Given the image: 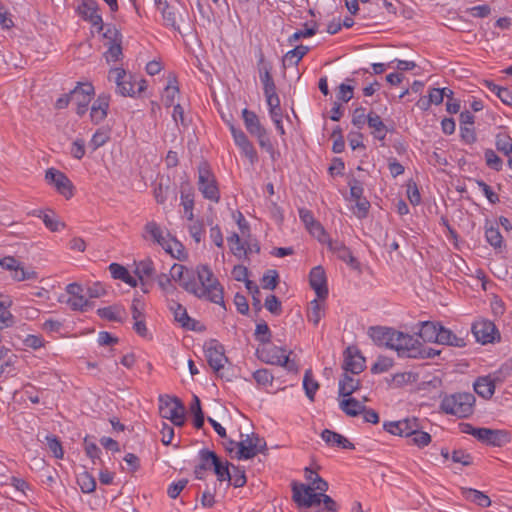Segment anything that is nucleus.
Wrapping results in <instances>:
<instances>
[{
  "instance_id": "obj_1",
  "label": "nucleus",
  "mask_w": 512,
  "mask_h": 512,
  "mask_svg": "<svg viewBox=\"0 0 512 512\" xmlns=\"http://www.w3.org/2000/svg\"><path fill=\"white\" fill-rule=\"evenodd\" d=\"M368 333L376 345L395 350L399 357L422 355L421 342L412 335L387 327H371Z\"/></svg>"
},
{
  "instance_id": "obj_2",
  "label": "nucleus",
  "mask_w": 512,
  "mask_h": 512,
  "mask_svg": "<svg viewBox=\"0 0 512 512\" xmlns=\"http://www.w3.org/2000/svg\"><path fill=\"white\" fill-rule=\"evenodd\" d=\"M184 290L199 299L224 303L223 287L208 265L196 267L191 283H184Z\"/></svg>"
},
{
  "instance_id": "obj_3",
  "label": "nucleus",
  "mask_w": 512,
  "mask_h": 512,
  "mask_svg": "<svg viewBox=\"0 0 512 512\" xmlns=\"http://www.w3.org/2000/svg\"><path fill=\"white\" fill-rule=\"evenodd\" d=\"M443 412L458 418H467L474 412L475 396L469 392L446 395L440 405Z\"/></svg>"
},
{
  "instance_id": "obj_4",
  "label": "nucleus",
  "mask_w": 512,
  "mask_h": 512,
  "mask_svg": "<svg viewBox=\"0 0 512 512\" xmlns=\"http://www.w3.org/2000/svg\"><path fill=\"white\" fill-rule=\"evenodd\" d=\"M132 78L133 77L128 75L122 68H113L108 74V80L116 85V92L124 97H133L136 93H140L145 89V81L141 80L138 83V89L136 91Z\"/></svg>"
},
{
  "instance_id": "obj_5",
  "label": "nucleus",
  "mask_w": 512,
  "mask_h": 512,
  "mask_svg": "<svg viewBox=\"0 0 512 512\" xmlns=\"http://www.w3.org/2000/svg\"><path fill=\"white\" fill-rule=\"evenodd\" d=\"M159 411L162 418L170 420L175 426L184 425L185 408L177 397L160 396Z\"/></svg>"
},
{
  "instance_id": "obj_6",
  "label": "nucleus",
  "mask_w": 512,
  "mask_h": 512,
  "mask_svg": "<svg viewBox=\"0 0 512 512\" xmlns=\"http://www.w3.org/2000/svg\"><path fill=\"white\" fill-rule=\"evenodd\" d=\"M198 189L205 199L216 203L219 201L220 191L216 178L206 163L198 167Z\"/></svg>"
},
{
  "instance_id": "obj_7",
  "label": "nucleus",
  "mask_w": 512,
  "mask_h": 512,
  "mask_svg": "<svg viewBox=\"0 0 512 512\" xmlns=\"http://www.w3.org/2000/svg\"><path fill=\"white\" fill-rule=\"evenodd\" d=\"M237 445L236 458L239 460H248L263 452L266 448V442L257 434L246 435L245 439L239 442H231Z\"/></svg>"
},
{
  "instance_id": "obj_8",
  "label": "nucleus",
  "mask_w": 512,
  "mask_h": 512,
  "mask_svg": "<svg viewBox=\"0 0 512 512\" xmlns=\"http://www.w3.org/2000/svg\"><path fill=\"white\" fill-rule=\"evenodd\" d=\"M324 492L314 491L303 483H292V499L298 507L310 508L322 502Z\"/></svg>"
},
{
  "instance_id": "obj_9",
  "label": "nucleus",
  "mask_w": 512,
  "mask_h": 512,
  "mask_svg": "<svg viewBox=\"0 0 512 512\" xmlns=\"http://www.w3.org/2000/svg\"><path fill=\"white\" fill-rule=\"evenodd\" d=\"M260 358L268 364L285 367L289 371L295 370L296 365L290 361L287 350L277 346H270L262 349Z\"/></svg>"
},
{
  "instance_id": "obj_10",
  "label": "nucleus",
  "mask_w": 512,
  "mask_h": 512,
  "mask_svg": "<svg viewBox=\"0 0 512 512\" xmlns=\"http://www.w3.org/2000/svg\"><path fill=\"white\" fill-rule=\"evenodd\" d=\"M45 180L48 184L54 186L57 192L66 199H70L74 195V186L63 172L49 168L46 171Z\"/></svg>"
},
{
  "instance_id": "obj_11",
  "label": "nucleus",
  "mask_w": 512,
  "mask_h": 512,
  "mask_svg": "<svg viewBox=\"0 0 512 512\" xmlns=\"http://www.w3.org/2000/svg\"><path fill=\"white\" fill-rule=\"evenodd\" d=\"M469 428L470 430H466V432L470 433L476 439L485 444L500 447L509 441L507 433L502 430H493L489 428Z\"/></svg>"
},
{
  "instance_id": "obj_12",
  "label": "nucleus",
  "mask_w": 512,
  "mask_h": 512,
  "mask_svg": "<svg viewBox=\"0 0 512 512\" xmlns=\"http://www.w3.org/2000/svg\"><path fill=\"white\" fill-rule=\"evenodd\" d=\"M93 96L94 87L91 83H80L70 92L71 101L77 105L76 112L79 116L86 113Z\"/></svg>"
},
{
  "instance_id": "obj_13",
  "label": "nucleus",
  "mask_w": 512,
  "mask_h": 512,
  "mask_svg": "<svg viewBox=\"0 0 512 512\" xmlns=\"http://www.w3.org/2000/svg\"><path fill=\"white\" fill-rule=\"evenodd\" d=\"M230 131L235 145L240 149L242 156L248 159L251 165L258 162V153L252 142L248 139L247 135L233 125L230 126Z\"/></svg>"
},
{
  "instance_id": "obj_14",
  "label": "nucleus",
  "mask_w": 512,
  "mask_h": 512,
  "mask_svg": "<svg viewBox=\"0 0 512 512\" xmlns=\"http://www.w3.org/2000/svg\"><path fill=\"white\" fill-rule=\"evenodd\" d=\"M383 428L386 432L400 436L410 437L416 429L420 428V424L417 418H405L399 421L384 422Z\"/></svg>"
},
{
  "instance_id": "obj_15",
  "label": "nucleus",
  "mask_w": 512,
  "mask_h": 512,
  "mask_svg": "<svg viewBox=\"0 0 512 512\" xmlns=\"http://www.w3.org/2000/svg\"><path fill=\"white\" fill-rule=\"evenodd\" d=\"M77 12L85 21L90 22L99 30L102 29L103 20L96 0H82L77 8Z\"/></svg>"
},
{
  "instance_id": "obj_16",
  "label": "nucleus",
  "mask_w": 512,
  "mask_h": 512,
  "mask_svg": "<svg viewBox=\"0 0 512 512\" xmlns=\"http://www.w3.org/2000/svg\"><path fill=\"white\" fill-rule=\"evenodd\" d=\"M205 356L209 366L216 372L224 368L228 361L223 346L215 340L205 346Z\"/></svg>"
},
{
  "instance_id": "obj_17",
  "label": "nucleus",
  "mask_w": 512,
  "mask_h": 512,
  "mask_svg": "<svg viewBox=\"0 0 512 512\" xmlns=\"http://www.w3.org/2000/svg\"><path fill=\"white\" fill-rule=\"evenodd\" d=\"M106 42L104 45L107 47L104 57L108 63L117 62L122 57L121 37L116 29H109L105 34Z\"/></svg>"
},
{
  "instance_id": "obj_18",
  "label": "nucleus",
  "mask_w": 512,
  "mask_h": 512,
  "mask_svg": "<svg viewBox=\"0 0 512 512\" xmlns=\"http://www.w3.org/2000/svg\"><path fill=\"white\" fill-rule=\"evenodd\" d=\"M365 368V358L355 347H348L344 352L343 369L352 374H359Z\"/></svg>"
},
{
  "instance_id": "obj_19",
  "label": "nucleus",
  "mask_w": 512,
  "mask_h": 512,
  "mask_svg": "<svg viewBox=\"0 0 512 512\" xmlns=\"http://www.w3.org/2000/svg\"><path fill=\"white\" fill-rule=\"evenodd\" d=\"M309 283L319 299L325 300L327 298V279L322 266H316L312 268L309 275Z\"/></svg>"
},
{
  "instance_id": "obj_20",
  "label": "nucleus",
  "mask_w": 512,
  "mask_h": 512,
  "mask_svg": "<svg viewBox=\"0 0 512 512\" xmlns=\"http://www.w3.org/2000/svg\"><path fill=\"white\" fill-rule=\"evenodd\" d=\"M69 298L65 300L72 310L84 311L88 306V300L83 295V288L78 283H70L66 286Z\"/></svg>"
},
{
  "instance_id": "obj_21",
  "label": "nucleus",
  "mask_w": 512,
  "mask_h": 512,
  "mask_svg": "<svg viewBox=\"0 0 512 512\" xmlns=\"http://www.w3.org/2000/svg\"><path fill=\"white\" fill-rule=\"evenodd\" d=\"M472 332L478 342L487 344L493 342L497 330L492 322L487 320H480L472 325Z\"/></svg>"
},
{
  "instance_id": "obj_22",
  "label": "nucleus",
  "mask_w": 512,
  "mask_h": 512,
  "mask_svg": "<svg viewBox=\"0 0 512 512\" xmlns=\"http://www.w3.org/2000/svg\"><path fill=\"white\" fill-rule=\"evenodd\" d=\"M299 217L311 235L319 241H325L326 235L322 225L315 220L312 212L308 209H299Z\"/></svg>"
},
{
  "instance_id": "obj_23",
  "label": "nucleus",
  "mask_w": 512,
  "mask_h": 512,
  "mask_svg": "<svg viewBox=\"0 0 512 512\" xmlns=\"http://www.w3.org/2000/svg\"><path fill=\"white\" fill-rule=\"evenodd\" d=\"M168 308L172 312L174 316V320L180 324L181 327L193 330L195 323L194 320H192L188 313L186 308L175 301L174 299H168Z\"/></svg>"
},
{
  "instance_id": "obj_24",
  "label": "nucleus",
  "mask_w": 512,
  "mask_h": 512,
  "mask_svg": "<svg viewBox=\"0 0 512 512\" xmlns=\"http://www.w3.org/2000/svg\"><path fill=\"white\" fill-rule=\"evenodd\" d=\"M110 96L108 94H100L91 107L90 117L94 123L103 121L107 116L109 108Z\"/></svg>"
},
{
  "instance_id": "obj_25",
  "label": "nucleus",
  "mask_w": 512,
  "mask_h": 512,
  "mask_svg": "<svg viewBox=\"0 0 512 512\" xmlns=\"http://www.w3.org/2000/svg\"><path fill=\"white\" fill-rule=\"evenodd\" d=\"M474 390L479 396L489 399L495 392V377L491 375L479 377L474 383Z\"/></svg>"
},
{
  "instance_id": "obj_26",
  "label": "nucleus",
  "mask_w": 512,
  "mask_h": 512,
  "mask_svg": "<svg viewBox=\"0 0 512 512\" xmlns=\"http://www.w3.org/2000/svg\"><path fill=\"white\" fill-rule=\"evenodd\" d=\"M258 70L264 92L276 89L274 80L271 75V66L265 62L263 54H260L259 57Z\"/></svg>"
},
{
  "instance_id": "obj_27",
  "label": "nucleus",
  "mask_w": 512,
  "mask_h": 512,
  "mask_svg": "<svg viewBox=\"0 0 512 512\" xmlns=\"http://www.w3.org/2000/svg\"><path fill=\"white\" fill-rule=\"evenodd\" d=\"M169 233H166L155 221H150L144 226V237L153 240L162 247V244L168 239Z\"/></svg>"
},
{
  "instance_id": "obj_28",
  "label": "nucleus",
  "mask_w": 512,
  "mask_h": 512,
  "mask_svg": "<svg viewBox=\"0 0 512 512\" xmlns=\"http://www.w3.org/2000/svg\"><path fill=\"white\" fill-rule=\"evenodd\" d=\"M162 248L175 259L184 260L187 257L183 244L171 235H168V239L162 244Z\"/></svg>"
},
{
  "instance_id": "obj_29",
  "label": "nucleus",
  "mask_w": 512,
  "mask_h": 512,
  "mask_svg": "<svg viewBox=\"0 0 512 512\" xmlns=\"http://www.w3.org/2000/svg\"><path fill=\"white\" fill-rule=\"evenodd\" d=\"M157 10L161 13L165 26L171 27L173 29H179L178 21L181 18V15L173 6L170 5V3H166L157 7Z\"/></svg>"
},
{
  "instance_id": "obj_30",
  "label": "nucleus",
  "mask_w": 512,
  "mask_h": 512,
  "mask_svg": "<svg viewBox=\"0 0 512 512\" xmlns=\"http://www.w3.org/2000/svg\"><path fill=\"white\" fill-rule=\"evenodd\" d=\"M194 272L190 271L187 267L182 264H173L169 275L174 282L179 283V285L184 289V283H191Z\"/></svg>"
},
{
  "instance_id": "obj_31",
  "label": "nucleus",
  "mask_w": 512,
  "mask_h": 512,
  "mask_svg": "<svg viewBox=\"0 0 512 512\" xmlns=\"http://www.w3.org/2000/svg\"><path fill=\"white\" fill-rule=\"evenodd\" d=\"M98 315L109 321L123 322L126 319L125 308L120 305H112L98 309Z\"/></svg>"
},
{
  "instance_id": "obj_32",
  "label": "nucleus",
  "mask_w": 512,
  "mask_h": 512,
  "mask_svg": "<svg viewBox=\"0 0 512 512\" xmlns=\"http://www.w3.org/2000/svg\"><path fill=\"white\" fill-rule=\"evenodd\" d=\"M242 118H243V121H244L247 131L252 136L265 130V128L261 125L260 120L255 112L250 111L245 108L242 110Z\"/></svg>"
},
{
  "instance_id": "obj_33",
  "label": "nucleus",
  "mask_w": 512,
  "mask_h": 512,
  "mask_svg": "<svg viewBox=\"0 0 512 512\" xmlns=\"http://www.w3.org/2000/svg\"><path fill=\"white\" fill-rule=\"evenodd\" d=\"M340 409L348 416L356 417L364 411L365 405L353 397L344 398L339 402Z\"/></svg>"
},
{
  "instance_id": "obj_34",
  "label": "nucleus",
  "mask_w": 512,
  "mask_h": 512,
  "mask_svg": "<svg viewBox=\"0 0 512 512\" xmlns=\"http://www.w3.org/2000/svg\"><path fill=\"white\" fill-rule=\"evenodd\" d=\"M324 300L314 299L310 302L309 308L307 311L308 321L311 322L314 326H317L320 320L325 315V304Z\"/></svg>"
},
{
  "instance_id": "obj_35",
  "label": "nucleus",
  "mask_w": 512,
  "mask_h": 512,
  "mask_svg": "<svg viewBox=\"0 0 512 512\" xmlns=\"http://www.w3.org/2000/svg\"><path fill=\"white\" fill-rule=\"evenodd\" d=\"M321 437L328 445L339 446L346 449L354 448V445L350 441L334 431L325 429L322 432Z\"/></svg>"
},
{
  "instance_id": "obj_36",
  "label": "nucleus",
  "mask_w": 512,
  "mask_h": 512,
  "mask_svg": "<svg viewBox=\"0 0 512 512\" xmlns=\"http://www.w3.org/2000/svg\"><path fill=\"white\" fill-rule=\"evenodd\" d=\"M368 126L372 129V134L378 140H384L386 137V127L380 116L375 113L368 114Z\"/></svg>"
},
{
  "instance_id": "obj_37",
  "label": "nucleus",
  "mask_w": 512,
  "mask_h": 512,
  "mask_svg": "<svg viewBox=\"0 0 512 512\" xmlns=\"http://www.w3.org/2000/svg\"><path fill=\"white\" fill-rule=\"evenodd\" d=\"M360 387L358 379L345 374L339 381V394L344 397L351 396Z\"/></svg>"
},
{
  "instance_id": "obj_38",
  "label": "nucleus",
  "mask_w": 512,
  "mask_h": 512,
  "mask_svg": "<svg viewBox=\"0 0 512 512\" xmlns=\"http://www.w3.org/2000/svg\"><path fill=\"white\" fill-rule=\"evenodd\" d=\"M439 324L435 322H422L419 329V337L425 342H436Z\"/></svg>"
},
{
  "instance_id": "obj_39",
  "label": "nucleus",
  "mask_w": 512,
  "mask_h": 512,
  "mask_svg": "<svg viewBox=\"0 0 512 512\" xmlns=\"http://www.w3.org/2000/svg\"><path fill=\"white\" fill-rule=\"evenodd\" d=\"M309 48L304 45L296 46L294 49L288 51L283 58L284 65L293 66L297 65L301 59L308 53Z\"/></svg>"
},
{
  "instance_id": "obj_40",
  "label": "nucleus",
  "mask_w": 512,
  "mask_h": 512,
  "mask_svg": "<svg viewBox=\"0 0 512 512\" xmlns=\"http://www.w3.org/2000/svg\"><path fill=\"white\" fill-rule=\"evenodd\" d=\"M328 247L341 260L350 264L355 261L351 251L342 242L331 240L328 243Z\"/></svg>"
},
{
  "instance_id": "obj_41",
  "label": "nucleus",
  "mask_w": 512,
  "mask_h": 512,
  "mask_svg": "<svg viewBox=\"0 0 512 512\" xmlns=\"http://www.w3.org/2000/svg\"><path fill=\"white\" fill-rule=\"evenodd\" d=\"M463 494L467 500L483 508L489 507L491 505L489 496L479 490L468 488L464 490Z\"/></svg>"
},
{
  "instance_id": "obj_42",
  "label": "nucleus",
  "mask_w": 512,
  "mask_h": 512,
  "mask_svg": "<svg viewBox=\"0 0 512 512\" xmlns=\"http://www.w3.org/2000/svg\"><path fill=\"white\" fill-rule=\"evenodd\" d=\"M303 389L307 398L314 401L315 394L319 389V383L314 379L310 369L306 370L303 377Z\"/></svg>"
},
{
  "instance_id": "obj_43",
  "label": "nucleus",
  "mask_w": 512,
  "mask_h": 512,
  "mask_svg": "<svg viewBox=\"0 0 512 512\" xmlns=\"http://www.w3.org/2000/svg\"><path fill=\"white\" fill-rule=\"evenodd\" d=\"M486 87L504 104L512 106V88L501 87L493 82H486Z\"/></svg>"
},
{
  "instance_id": "obj_44",
  "label": "nucleus",
  "mask_w": 512,
  "mask_h": 512,
  "mask_svg": "<svg viewBox=\"0 0 512 512\" xmlns=\"http://www.w3.org/2000/svg\"><path fill=\"white\" fill-rule=\"evenodd\" d=\"M179 95V88L176 85L174 78L168 81L167 86L164 88L162 93V102L166 107H170L174 104L175 99Z\"/></svg>"
},
{
  "instance_id": "obj_45",
  "label": "nucleus",
  "mask_w": 512,
  "mask_h": 512,
  "mask_svg": "<svg viewBox=\"0 0 512 512\" xmlns=\"http://www.w3.org/2000/svg\"><path fill=\"white\" fill-rule=\"evenodd\" d=\"M462 339L458 338L451 330L439 326L436 343L446 344L451 346H460Z\"/></svg>"
},
{
  "instance_id": "obj_46",
  "label": "nucleus",
  "mask_w": 512,
  "mask_h": 512,
  "mask_svg": "<svg viewBox=\"0 0 512 512\" xmlns=\"http://www.w3.org/2000/svg\"><path fill=\"white\" fill-rule=\"evenodd\" d=\"M230 251L234 256L241 259L246 256L247 251L238 234L234 233L227 239Z\"/></svg>"
},
{
  "instance_id": "obj_47",
  "label": "nucleus",
  "mask_w": 512,
  "mask_h": 512,
  "mask_svg": "<svg viewBox=\"0 0 512 512\" xmlns=\"http://www.w3.org/2000/svg\"><path fill=\"white\" fill-rule=\"evenodd\" d=\"M158 286L162 293L168 298L177 293V287L173 284V280L170 275L162 273L157 278Z\"/></svg>"
},
{
  "instance_id": "obj_48",
  "label": "nucleus",
  "mask_w": 512,
  "mask_h": 512,
  "mask_svg": "<svg viewBox=\"0 0 512 512\" xmlns=\"http://www.w3.org/2000/svg\"><path fill=\"white\" fill-rule=\"evenodd\" d=\"M485 237L487 242L496 249H500L503 246V237L498 227L493 225L486 226Z\"/></svg>"
},
{
  "instance_id": "obj_49",
  "label": "nucleus",
  "mask_w": 512,
  "mask_h": 512,
  "mask_svg": "<svg viewBox=\"0 0 512 512\" xmlns=\"http://www.w3.org/2000/svg\"><path fill=\"white\" fill-rule=\"evenodd\" d=\"M495 146L497 150L506 156L512 153V138L506 133L496 135Z\"/></svg>"
},
{
  "instance_id": "obj_50",
  "label": "nucleus",
  "mask_w": 512,
  "mask_h": 512,
  "mask_svg": "<svg viewBox=\"0 0 512 512\" xmlns=\"http://www.w3.org/2000/svg\"><path fill=\"white\" fill-rule=\"evenodd\" d=\"M264 95L266 97V102L269 108V114L270 116L275 114H282L281 107H280V99L276 92V89L271 91L264 92Z\"/></svg>"
},
{
  "instance_id": "obj_51",
  "label": "nucleus",
  "mask_w": 512,
  "mask_h": 512,
  "mask_svg": "<svg viewBox=\"0 0 512 512\" xmlns=\"http://www.w3.org/2000/svg\"><path fill=\"white\" fill-rule=\"evenodd\" d=\"M77 482L83 493H92L96 489V481L88 472L81 473L77 478Z\"/></svg>"
},
{
  "instance_id": "obj_52",
  "label": "nucleus",
  "mask_w": 512,
  "mask_h": 512,
  "mask_svg": "<svg viewBox=\"0 0 512 512\" xmlns=\"http://www.w3.org/2000/svg\"><path fill=\"white\" fill-rule=\"evenodd\" d=\"M42 218L45 226L52 232L60 231L65 227V224L61 222L53 212L43 213L39 215Z\"/></svg>"
},
{
  "instance_id": "obj_53",
  "label": "nucleus",
  "mask_w": 512,
  "mask_h": 512,
  "mask_svg": "<svg viewBox=\"0 0 512 512\" xmlns=\"http://www.w3.org/2000/svg\"><path fill=\"white\" fill-rule=\"evenodd\" d=\"M232 275L236 281H246V286L250 291L255 290L258 292V287L252 281L247 280L248 270L245 266H235L232 270Z\"/></svg>"
},
{
  "instance_id": "obj_54",
  "label": "nucleus",
  "mask_w": 512,
  "mask_h": 512,
  "mask_svg": "<svg viewBox=\"0 0 512 512\" xmlns=\"http://www.w3.org/2000/svg\"><path fill=\"white\" fill-rule=\"evenodd\" d=\"M484 158L486 165L495 170V171H501L503 167V161L502 159L495 153L492 149H486L484 152Z\"/></svg>"
},
{
  "instance_id": "obj_55",
  "label": "nucleus",
  "mask_w": 512,
  "mask_h": 512,
  "mask_svg": "<svg viewBox=\"0 0 512 512\" xmlns=\"http://www.w3.org/2000/svg\"><path fill=\"white\" fill-rule=\"evenodd\" d=\"M109 132L105 129H98L92 136L89 146L93 151L103 146L109 140Z\"/></svg>"
},
{
  "instance_id": "obj_56",
  "label": "nucleus",
  "mask_w": 512,
  "mask_h": 512,
  "mask_svg": "<svg viewBox=\"0 0 512 512\" xmlns=\"http://www.w3.org/2000/svg\"><path fill=\"white\" fill-rule=\"evenodd\" d=\"M12 279L15 281H25V280H34L37 279V273L33 270H26L23 265L20 263L18 268H16L11 273Z\"/></svg>"
},
{
  "instance_id": "obj_57",
  "label": "nucleus",
  "mask_w": 512,
  "mask_h": 512,
  "mask_svg": "<svg viewBox=\"0 0 512 512\" xmlns=\"http://www.w3.org/2000/svg\"><path fill=\"white\" fill-rule=\"evenodd\" d=\"M14 355L7 348L0 347V376L14 363Z\"/></svg>"
},
{
  "instance_id": "obj_58",
  "label": "nucleus",
  "mask_w": 512,
  "mask_h": 512,
  "mask_svg": "<svg viewBox=\"0 0 512 512\" xmlns=\"http://www.w3.org/2000/svg\"><path fill=\"white\" fill-rule=\"evenodd\" d=\"M200 456V463L199 465L202 466L205 469H211L218 461V456L209 450H201L199 453Z\"/></svg>"
},
{
  "instance_id": "obj_59",
  "label": "nucleus",
  "mask_w": 512,
  "mask_h": 512,
  "mask_svg": "<svg viewBox=\"0 0 512 512\" xmlns=\"http://www.w3.org/2000/svg\"><path fill=\"white\" fill-rule=\"evenodd\" d=\"M393 359L385 356L378 357L377 361L371 368L373 373H384L389 371L393 367Z\"/></svg>"
},
{
  "instance_id": "obj_60",
  "label": "nucleus",
  "mask_w": 512,
  "mask_h": 512,
  "mask_svg": "<svg viewBox=\"0 0 512 512\" xmlns=\"http://www.w3.org/2000/svg\"><path fill=\"white\" fill-rule=\"evenodd\" d=\"M352 124L358 129H362L366 123H368V114L363 107H358L353 111Z\"/></svg>"
},
{
  "instance_id": "obj_61",
  "label": "nucleus",
  "mask_w": 512,
  "mask_h": 512,
  "mask_svg": "<svg viewBox=\"0 0 512 512\" xmlns=\"http://www.w3.org/2000/svg\"><path fill=\"white\" fill-rule=\"evenodd\" d=\"M213 469L219 481H226L231 479L228 462H222L220 459H218L216 464L213 466Z\"/></svg>"
},
{
  "instance_id": "obj_62",
  "label": "nucleus",
  "mask_w": 512,
  "mask_h": 512,
  "mask_svg": "<svg viewBox=\"0 0 512 512\" xmlns=\"http://www.w3.org/2000/svg\"><path fill=\"white\" fill-rule=\"evenodd\" d=\"M278 284V273L275 270H268L262 277L261 285L264 289L273 290Z\"/></svg>"
},
{
  "instance_id": "obj_63",
  "label": "nucleus",
  "mask_w": 512,
  "mask_h": 512,
  "mask_svg": "<svg viewBox=\"0 0 512 512\" xmlns=\"http://www.w3.org/2000/svg\"><path fill=\"white\" fill-rule=\"evenodd\" d=\"M370 208V203L366 198H359L355 200V206L353 207V213L359 219H363L367 216Z\"/></svg>"
},
{
  "instance_id": "obj_64",
  "label": "nucleus",
  "mask_w": 512,
  "mask_h": 512,
  "mask_svg": "<svg viewBox=\"0 0 512 512\" xmlns=\"http://www.w3.org/2000/svg\"><path fill=\"white\" fill-rule=\"evenodd\" d=\"M410 437L412 443L420 448L427 446L431 442L430 434L424 431H420V428L416 429V431L411 434Z\"/></svg>"
}]
</instances>
